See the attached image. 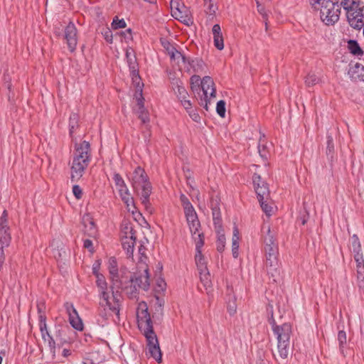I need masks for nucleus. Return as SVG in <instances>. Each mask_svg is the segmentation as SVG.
<instances>
[{"mask_svg": "<svg viewBox=\"0 0 364 364\" xmlns=\"http://www.w3.org/2000/svg\"><path fill=\"white\" fill-rule=\"evenodd\" d=\"M90 159L91 150L89 142L83 141L75 144L70 168L72 181H77L82 176Z\"/></svg>", "mask_w": 364, "mask_h": 364, "instance_id": "f257e3e1", "label": "nucleus"}, {"mask_svg": "<svg viewBox=\"0 0 364 364\" xmlns=\"http://www.w3.org/2000/svg\"><path fill=\"white\" fill-rule=\"evenodd\" d=\"M97 278V284L100 289V315L106 319L112 318L114 308L112 303L114 301V287L110 286L109 289L107 287V283L105 277L102 274L95 275Z\"/></svg>", "mask_w": 364, "mask_h": 364, "instance_id": "f03ea898", "label": "nucleus"}, {"mask_svg": "<svg viewBox=\"0 0 364 364\" xmlns=\"http://www.w3.org/2000/svg\"><path fill=\"white\" fill-rule=\"evenodd\" d=\"M310 4L314 9L320 5V17L326 25H333L338 21L341 14L338 0H311Z\"/></svg>", "mask_w": 364, "mask_h": 364, "instance_id": "7ed1b4c3", "label": "nucleus"}, {"mask_svg": "<svg viewBox=\"0 0 364 364\" xmlns=\"http://www.w3.org/2000/svg\"><path fill=\"white\" fill-rule=\"evenodd\" d=\"M340 5L346 11L350 26L360 29L363 26L362 19L364 18V4L358 0H342Z\"/></svg>", "mask_w": 364, "mask_h": 364, "instance_id": "20e7f679", "label": "nucleus"}, {"mask_svg": "<svg viewBox=\"0 0 364 364\" xmlns=\"http://www.w3.org/2000/svg\"><path fill=\"white\" fill-rule=\"evenodd\" d=\"M273 333L277 336V350L280 358L287 359L289 355L291 326L285 323L279 326H275Z\"/></svg>", "mask_w": 364, "mask_h": 364, "instance_id": "39448f33", "label": "nucleus"}, {"mask_svg": "<svg viewBox=\"0 0 364 364\" xmlns=\"http://www.w3.org/2000/svg\"><path fill=\"white\" fill-rule=\"evenodd\" d=\"M133 282V276L126 267L115 269V288L124 291L131 299L136 297V289L132 287Z\"/></svg>", "mask_w": 364, "mask_h": 364, "instance_id": "423d86ee", "label": "nucleus"}, {"mask_svg": "<svg viewBox=\"0 0 364 364\" xmlns=\"http://www.w3.org/2000/svg\"><path fill=\"white\" fill-rule=\"evenodd\" d=\"M119 237L122 247L126 252L127 257H132L136 237L133 232L132 224L130 222L124 220L122 223Z\"/></svg>", "mask_w": 364, "mask_h": 364, "instance_id": "0eeeda50", "label": "nucleus"}, {"mask_svg": "<svg viewBox=\"0 0 364 364\" xmlns=\"http://www.w3.org/2000/svg\"><path fill=\"white\" fill-rule=\"evenodd\" d=\"M115 186L117 187L119 197L124 203L127 210L134 215L136 213L134 198L123 178L117 173H115Z\"/></svg>", "mask_w": 364, "mask_h": 364, "instance_id": "6e6552de", "label": "nucleus"}, {"mask_svg": "<svg viewBox=\"0 0 364 364\" xmlns=\"http://www.w3.org/2000/svg\"><path fill=\"white\" fill-rule=\"evenodd\" d=\"M11 240L7 224V213L4 210L0 218V270L5 260L4 249L9 247Z\"/></svg>", "mask_w": 364, "mask_h": 364, "instance_id": "1a4fd4ad", "label": "nucleus"}, {"mask_svg": "<svg viewBox=\"0 0 364 364\" xmlns=\"http://www.w3.org/2000/svg\"><path fill=\"white\" fill-rule=\"evenodd\" d=\"M138 327L143 334L154 331L153 323L151 319L146 303L142 301L138 305L136 309Z\"/></svg>", "mask_w": 364, "mask_h": 364, "instance_id": "9d476101", "label": "nucleus"}, {"mask_svg": "<svg viewBox=\"0 0 364 364\" xmlns=\"http://www.w3.org/2000/svg\"><path fill=\"white\" fill-rule=\"evenodd\" d=\"M171 15L176 19L180 21L186 26H190L193 23V17L189 9L178 0L171 1Z\"/></svg>", "mask_w": 364, "mask_h": 364, "instance_id": "9b49d317", "label": "nucleus"}, {"mask_svg": "<svg viewBox=\"0 0 364 364\" xmlns=\"http://www.w3.org/2000/svg\"><path fill=\"white\" fill-rule=\"evenodd\" d=\"M135 87L134 99L136 101V105L134 111L142 123L146 124L149 122V116L147 110L144 107V98L143 97L144 83L134 85Z\"/></svg>", "mask_w": 364, "mask_h": 364, "instance_id": "f8f14e48", "label": "nucleus"}, {"mask_svg": "<svg viewBox=\"0 0 364 364\" xmlns=\"http://www.w3.org/2000/svg\"><path fill=\"white\" fill-rule=\"evenodd\" d=\"M143 335L146 340V347L148 350L146 354H149L157 363H161L162 354L159 347V341L154 331Z\"/></svg>", "mask_w": 364, "mask_h": 364, "instance_id": "ddd939ff", "label": "nucleus"}, {"mask_svg": "<svg viewBox=\"0 0 364 364\" xmlns=\"http://www.w3.org/2000/svg\"><path fill=\"white\" fill-rule=\"evenodd\" d=\"M136 190L139 200L144 207L146 212L150 215L154 213V208L150 201V196L152 193L151 183H145L134 188Z\"/></svg>", "mask_w": 364, "mask_h": 364, "instance_id": "4468645a", "label": "nucleus"}, {"mask_svg": "<svg viewBox=\"0 0 364 364\" xmlns=\"http://www.w3.org/2000/svg\"><path fill=\"white\" fill-rule=\"evenodd\" d=\"M125 55L133 85H137L139 86L140 84H143L139 74L138 63L134 50L132 48H127Z\"/></svg>", "mask_w": 364, "mask_h": 364, "instance_id": "2eb2a0df", "label": "nucleus"}, {"mask_svg": "<svg viewBox=\"0 0 364 364\" xmlns=\"http://www.w3.org/2000/svg\"><path fill=\"white\" fill-rule=\"evenodd\" d=\"M252 181L258 200H268L269 198V191L267 183L257 173L253 175Z\"/></svg>", "mask_w": 364, "mask_h": 364, "instance_id": "dca6fc26", "label": "nucleus"}, {"mask_svg": "<svg viewBox=\"0 0 364 364\" xmlns=\"http://www.w3.org/2000/svg\"><path fill=\"white\" fill-rule=\"evenodd\" d=\"M184 213L192 236H197L198 233H200L199 231L200 224L193 206L184 210Z\"/></svg>", "mask_w": 364, "mask_h": 364, "instance_id": "f3484780", "label": "nucleus"}, {"mask_svg": "<svg viewBox=\"0 0 364 364\" xmlns=\"http://www.w3.org/2000/svg\"><path fill=\"white\" fill-rule=\"evenodd\" d=\"M64 39L70 52H73L77 43V28L73 23H69L64 31Z\"/></svg>", "mask_w": 364, "mask_h": 364, "instance_id": "a211bd4d", "label": "nucleus"}, {"mask_svg": "<svg viewBox=\"0 0 364 364\" xmlns=\"http://www.w3.org/2000/svg\"><path fill=\"white\" fill-rule=\"evenodd\" d=\"M127 26V23L124 19H119L117 16H115V30L118 28H124ZM115 39L119 40L122 42L129 43L132 39V31L131 28H127L124 31H115Z\"/></svg>", "mask_w": 364, "mask_h": 364, "instance_id": "6ab92c4d", "label": "nucleus"}, {"mask_svg": "<svg viewBox=\"0 0 364 364\" xmlns=\"http://www.w3.org/2000/svg\"><path fill=\"white\" fill-rule=\"evenodd\" d=\"M196 242V262L199 271H206V266L201 254V248L204 245V236L203 233H198L197 236L193 237Z\"/></svg>", "mask_w": 364, "mask_h": 364, "instance_id": "aec40b11", "label": "nucleus"}, {"mask_svg": "<svg viewBox=\"0 0 364 364\" xmlns=\"http://www.w3.org/2000/svg\"><path fill=\"white\" fill-rule=\"evenodd\" d=\"M132 287L147 291L150 286V279L149 272H142L138 270L133 277Z\"/></svg>", "mask_w": 364, "mask_h": 364, "instance_id": "412c9836", "label": "nucleus"}, {"mask_svg": "<svg viewBox=\"0 0 364 364\" xmlns=\"http://www.w3.org/2000/svg\"><path fill=\"white\" fill-rule=\"evenodd\" d=\"M168 77L172 85V89L176 94L178 99L181 101L188 98V93L184 87L181 80L179 78L174 77L172 73L169 74Z\"/></svg>", "mask_w": 364, "mask_h": 364, "instance_id": "4be33fe9", "label": "nucleus"}, {"mask_svg": "<svg viewBox=\"0 0 364 364\" xmlns=\"http://www.w3.org/2000/svg\"><path fill=\"white\" fill-rule=\"evenodd\" d=\"M266 267L267 268V273L272 278L273 281H276V277L279 274V261L278 255H265Z\"/></svg>", "mask_w": 364, "mask_h": 364, "instance_id": "5701e85b", "label": "nucleus"}, {"mask_svg": "<svg viewBox=\"0 0 364 364\" xmlns=\"http://www.w3.org/2000/svg\"><path fill=\"white\" fill-rule=\"evenodd\" d=\"M200 90L203 91V96L205 97H215V89L212 78L209 76L204 77L201 80Z\"/></svg>", "mask_w": 364, "mask_h": 364, "instance_id": "b1692460", "label": "nucleus"}, {"mask_svg": "<svg viewBox=\"0 0 364 364\" xmlns=\"http://www.w3.org/2000/svg\"><path fill=\"white\" fill-rule=\"evenodd\" d=\"M82 221L85 234L87 235L89 237H95L97 234V228L90 214H85L82 217Z\"/></svg>", "mask_w": 364, "mask_h": 364, "instance_id": "393cba45", "label": "nucleus"}, {"mask_svg": "<svg viewBox=\"0 0 364 364\" xmlns=\"http://www.w3.org/2000/svg\"><path fill=\"white\" fill-rule=\"evenodd\" d=\"M132 182L134 188L150 182L147 174L141 166H137L134 169L132 175Z\"/></svg>", "mask_w": 364, "mask_h": 364, "instance_id": "a878e982", "label": "nucleus"}, {"mask_svg": "<svg viewBox=\"0 0 364 364\" xmlns=\"http://www.w3.org/2000/svg\"><path fill=\"white\" fill-rule=\"evenodd\" d=\"M164 48L172 60L176 61L178 64L183 63L186 65L187 58L179 52L174 46L169 43H167L166 45L164 46Z\"/></svg>", "mask_w": 364, "mask_h": 364, "instance_id": "bb28decb", "label": "nucleus"}, {"mask_svg": "<svg viewBox=\"0 0 364 364\" xmlns=\"http://www.w3.org/2000/svg\"><path fill=\"white\" fill-rule=\"evenodd\" d=\"M264 231H266V233L263 235L264 248L278 245L276 235L271 230L269 225L263 227V232H264Z\"/></svg>", "mask_w": 364, "mask_h": 364, "instance_id": "cd10ccee", "label": "nucleus"}, {"mask_svg": "<svg viewBox=\"0 0 364 364\" xmlns=\"http://www.w3.org/2000/svg\"><path fill=\"white\" fill-rule=\"evenodd\" d=\"M227 310L230 316L234 315L237 311L236 296L232 289L228 288L226 294Z\"/></svg>", "mask_w": 364, "mask_h": 364, "instance_id": "c85d7f7f", "label": "nucleus"}, {"mask_svg": "<svg viewBox=\"0 0 364 364\" xmlns=\"http://www.w3.org/2000/svg\"><path fill=\"white\" fill-rule=\"evenodd\" d=\"M210 208L212 210L213 220L215 228H220L222 218L219 203L217 199H212L210 201Z\"/></svg>", "mask_w": 364, "mask_h": 364, "instance_id": "c756f323", "label": "nucleus"}, {"mask_svg": "<svg viewBox=\"0 0 364 364\" xmlns=\"http://www.w3.org/2000/svg\"><path fill=\"white\" fill-rule=\"evenodd\" d=\"M186 64L188 65L186 67L188 72L192 70L194 73H200L204 70V62L199 58L190 59L187 58Z\"/></svg>", "mask_w": 364, "mask_h": 364, "instance_id": "7c9ffc66", "label": "nucleus"}, {"mask_svg": "<svg viewBox=\"0 0 364 364\" xmlns=\"http://www.w3.org/2000/svg\"><path fill=\"white\" fill-rule=\"evenodd\" d=\"M212 32L213 34L214 46L218 50H223L224 48V41L220 25L215 24L213 26Z\"/></svg>", "mask_w": 364, "mask_h": 364, "instance_id": "2f4dec72", "label": "nucleus"}, {"mask_svg": "<svg viewBox=\"0 0 364 364\" xmlns=\"http://www.w3.org/2000/svg\"><path fill=\"white\" fill-rule=\"evenodd\" d=\"M42 339L45 342H48L50 353L53 355V357L55 355V342L53 337L50 335L47 326L45 328H40Z\"/></svg>", "mask_w": 364, "mask_h": 364, "instance_id": "473e14b6", "label": "nucleus"}, {"mask_svg": "<svg viewBox=\"0 0 364 364\" xmlns=\"http://www.w3.org/2000/svg\"><path fill=\"white\" fill-rule=\"evenodd\" d=\"M348 49L351 54L355 56H362L364 53L363 49L355 40H349L348 41Z\"/></svg>", "mask_w": 364, "mask_h": 364, "instance_id": "72a5a7b5", "label": "nucleus"}, {"mask_svg": "<svg viewBox=\"0 0 364 364\" xmlns=\"http://www.w3.org/2000/svg\"><path fill=\"white\" fill-rule=\"evenodd\" d=\"M239 240L240 237L238 230L237 228H235L232 238V255L235 258H237L238 256Z\"/></svg>", "mask_w": 364, "mask_h": 364, "instance_id": "f704fd0d", "label": "nucleus"}, {"mask_svg": "<svg viewBox=\"0 0 364 364\" xmlns=\"http://www.w3.org/2000/svg\"><path fill=\"white\" fill-rule=\"evenodd\" d=\"M69 322L75 329L77 331H82L83 329V323L78 313L69 316Z\"/></svg>", "mask_w": 364, "mask_h": 364, "instance_id": "c9c22d12", "label": "nucleus"}, {"mask_svg": "<svg viewBox=\"0 0 364 364\" xmlns=\"http://www.w3.org/2000/svg\"><path fill=\"white\" fill-rule=\"evenodd\" d=\"M199 273L201 282L203 284L205 289H208L211 287L210 276L208 269H206V271H199Z\"/></svg>", "mask_w": 364, "mask_h": 364, "instance_id": "e433bc0d", "label": "nucleus"}, {"mask_svg": "<svg viewBox=\"0 0 364 364\" xmlns=\"http://www.w3.org/2000/svg\"><path fill=\"white\" fill-rule=\"evenodd\" d=\"M350 248L353 253H357L361 252V245L357 235H353L350 237Z\"/></svg>", "mask_w": 364, "mask_h": 364, "instance_id": "4c0bfd02", "label": "nucleus"}, {"mask_svg": "<svg viewBox=\"0 0 364 364\" xmlns=\"http://www.w3.org/2000/svg\"><path fill=\"white\" fill-rule=\"evenodd\" d=\"M201 79L199 75H193L191 79V90L193 92L200 90Z\"/></svg>", "mask_w": 364, "mask_h": 364, "instance_id": "58836bf2", "label": "nucleus"}, {"mask_svg": "<svg viewBox=\"0 0 364 364\" xmlns=\"http://www.w3.org/2000/svg\"><path fill=\"white\" fill-rule=\"evenodd\" d=\"M78 127V115L75 113H73L70 117L69 120V128H70V134L72 136L75 130Z\"/></svg>", "mask_w": 364, "mask_h": 364, "instance_id": "ea45409f", "label": "nucleus"}, {"mask_svg": "<svg viewBox=\"0 0 364 364\" xmlns=\"http://www.w3.org/2000/svg\"><path fill=\"white\" fill-rule=\"evenodd\" d=\"M146 255L139 256L137 262V269L142 272H149Z\"/></svg>", "mask_w": 364, "mask_h": 364, "instance_id": "a19ab883", "label": "nucleus"}, {"mask_svg": "<svg viewBox=\"0 0 364 364\" xmlns=\"http://www.w3.org/2000/svg\"><path fill=\"white\" fill-rule=\"evenodd\" d=\"M258 152L260 155V156L263 159L267 160L269 156V152L267 149V146L264 144V140L260 139L259 144H258Z\"/></svg>", "mask_w": 364, "mask_h": 364, "instance_id": "79ce46f5", "label": "nucleus"}, {"mask_svg": "<svg viewBox=\"0 0 364 364\" xmlns=\"http://www.w3.org/2000/svg\"><path fill=\"white\" fill-rule=\"evenodd\" d=\"M320 81L318 77L314 73H309L307 75L305 79V83L307 86L311 87L318 84Z\"/></svg>", "mask_w": 364, "mask_h": 364, "instance_id": "37998d69", "label": "nucleus"}, {"mask_svg": "<svg viewBox=\"0 0 364 364\" xmlns=\"http://www.w3.org/2000/svg\"><path fill=\"white\" fill-rule=\"evenodd\" d=\"M338 341L339 344L340 351L343 353V348L346 343V333L344 331L341 330L338 333Z\"/></svg>", "mask_w": 364, "mask_h": 364, "instance_id": "c03bdc74", "label": "nucleus"}, {"mask_svg": "<svg viewBox=\"0 0 364 364\" xmlns=\"http://www.w3.org/2000/svg\"><path fill=\"white\" fill-rule=\"evenodd\" d=\"M102 35L103 36L105 40L109 43H112L113 40V34L112 30L108 27H103L101 31Z\"/></svg>", "mask_w": 364, "mask_h": 364, "instance_id": "a18cd8bd", "label": "nucleus"}, {"mask_svg": "<svg viewBox=\"0 0 364 364\" xmlns=\"http://www.w3.org/2000/svg\"><path fill=\"white\" fill-rule=\"evenodd\" d=\"M205 5H207L205 12L209 15H214L218 9L217 6L213 2V0H203Z\"/></svg>", "mask_w": 364, "mask_h": 364, "instance_id": "49530a36", "label": "nucleus"}, {"mask_svg": "<svg viewBox=\"0 0 364 364\" xmlns=\"http://www.w3.org/2000/svg\"><path fill=\"white\" fill-rule=\"evenodd\" d=\"M225 102L224 100H220L218 102L216 105V112L221 117H225Z\"/></svg>", "mask_w": 364, "mask_h": 364, "instance_id": "de8ad7c7", "label": "nucleus"}, {"mask_svg": "<svg viewBox=\"0 0 364 364\" xmlns=\"http://www.w3.org/2000/svg\"><path fill=\"white\" fill-rule=\"evenodd\" d=\"M225 237L223 234H220L218 237V240L216 242L217 250L218 252H223L225 248Z\"/></svg>", "mask_w": 364, "mask_h": 364, "instance_id": "09e8293b", "label": "nucleus"}, {"mask_svg": "<svg viewBox=\"0 0 364 364\" xmlns=\"http://www.w3.org/2000/svg\"><path fill=\"white\" fill-rule=\"evenodd\" d=\"M267 201L268 200H259L262 210L267 215H270L272 212V207L267 203Z\"/></svg>", "mask_w": 364, "mask_h": 364, "instance_id": "8fccbe9b", "label": "nucleus"}, {"mask_svg": "<svg viewBox=\"0 0 364 364\" xmlns=\"http://www.w3.org/2000/svg\"><path fill=\"white\" fill-rule=\"evenodd\" d=\"M353 255H354V259L357 263V269H360V267H364V259H363V253L360 252L353 253Z\"/></svg>", "mask_w": 364, "mask_h": 364, "instance_id": "3c124183", "label": "nucleus"}, {"mask_svg": "<svg viewBox=\"0 0 364 364\" xmlns=\"http://www.w3.org/2000/svg\"><path fill=\"white\" fill-rule=\"evenodd\" d=\"M64 307L66 310V313L68 315V317L72 315H75L77 313V310L74 307L73 304L70 302H66L64 304Z\"/></svg>", "mask_w": 364, "mask_h": 364, "instance_id": "603ef678", "label": "nucleus"}, {"mask_svg": "<svg viewBox=\"0 0 364 364\" xmlns=\"http://www.w3.org/2000/svg\"><path fill=\"white\" fill-rule=\"evenodd\" d=\"M264 255H279L278 245H273V247L264 248Z\"/></svg>", "mask_w": 364, "mask_h": 364, "instance_id": "864d4df0", "label": "nucleus"}, {"mask_svg": "<svg viewBox=\"0 0 364 364\" xmlns=\"http://www.w3.org/2000/svg\"><path fill=\"white\" fill-rule=\"evenodd\" d=\"M334 151V146L333 142V139L331 136L328 137L327 140V147H326V154L327 156H332Z\"/></svg>", "mask_w": 364, "mask_h": 364, "instance_id": "5fc2aeb1", "label": "nucleus"}, {"mask_svg": "<svg viewBox=\"0 0 364 364\" xmlns=\"http://www.w3.org/2000/svg\"><path fill=\"white\" fill-rule=\"evenodd\" d=\"M180 200L184 210L193 207L188 198L185 195H181Z\"/></svg>", "mask_w": 364, "mask_h": 364, "instance_id": "6e6d98bb", "label": "nucleus"}, {"mask_svg": "<svg viewBox=\"0 0 364 364\" xmlns=\"http://www.w3.org/2000/svg\"><path fill=\"white\" fill-rule=\"evenodd\" d=\"M180 200L184 210L193 207L188 198L185 195H181Z\"/></svg>", "mask_w": 364, "mask_h": 364, "instance_id": "4d7b16f0", "label": "nucleus"}, {"mask_svg": "<svg viewBox=\"0 0 364 364\" xmlns=\"http://www.w3.org/2000/svg\"><path fill=\"white\" fill-rule=\"evenodd\" d=\"M180 200L184 210L193 207L188 198L185 195H181Z\"/></svg>", "mask_w": 364, "mask_h": 364, "instance_id": "13d9d810", "label": "nucleus"}, {"mask_svg": "<svg viewBox=\"0 0 364 364\" xmlns=\"http://www.w3.org/2000/svg\"><path fill=\"white\" fill-rule=\"evenodd\" d=\"M73 193L77 199H80L82 198V191L81 188L79 186H77V185L73 186Z\"/></svg>", "mask_w": 364, "mask_h": 364, "instance_id": "bf43d9fd", "label": "nucleus"}, {"mask_svg": "<svg viewBox=\"0 0 364 364\" xmlns=\"http://www.w3.org/2000/svg\"><path fill=\"white\" fill-rule=\"evenodd\" d=\"M190 116V117L194 121V122H200V115L198 114V113L194 110V109H191L190 111L187 112Z\"/></svg>", "mask_w": 364, "mask_h": 364, "instance_id": "052dcab7", "label": "nucleus"}, {"mask_svg": "<svg viewBox=\"0 0 364 364\" xmlns=\"http://www.w3.org/2000/svg\"><path fill=\"white\" fill-rule=\"evenodd\" d=\"M210 97H205V96H204L203 98L200 99V102H199L200 106L207 111L208 110V104H210Z\"/></svg>", "mask_w": 364, "mask_h": 364, "instance_id": "680f3d73", "label": "nucleus"}, {"mask_svg": "<svg viewBox=\"0 0 364 364\" xmlns=\"http://www.w3.org/2000/svg\"><path fill=\"white\" fill-rule=\"evenodd\" d=\"M180 102H181V105H183V107L186 109V110L187 112L192 109L191 102L189 100H188V98H186L185 100H182Z\"/></svg>", "mask_w": 364, "mask_h": 364, "instance_id": "e2e57ef3", "label": "nucleus"}, {"mask_svg": "<svg viewBox=\"0 0 364 364\" xmlns=\"http://www.w3.org/2000/svg\"><path fill=\"white\" fill-rule=\"evenodd\" d=\"M46 326V317L44 314H41L39 315V328H45Z\"/></svg>", "mask_w": 364, "mask_h": 364, "instance_id": "0e129e2a", "label": "nucleus"}, {"mask_svg": "<svg viewBox=\"0 0 364 364\" xmlns=\"http://www.w3.org/2000/svg\"><path fill=\"white\" fill-rule=\"evenodd\" d=\"M100 267V261H95V263L92 265V272L95 275L100 274L99 269Z\"/></svg>", "mask_w": 364, "mask_h": 364, "instance_id": "69168bd1", "label": "nucleus"}, {"mask_svg": "<svg viewBox=\"0 0 364 364\" xmlns=\"http://www.w3.org/2000/svg\"><path fill=\"white\" fill-rule=\"evenodd\" d=\"M84 247L88 249L90 252H93L92 242L89 239L85 240H84Z\"/></svg>", "mask_w": 364, "mask_h": 364, "instance_id": "338daca9", "label": "nucleus"}, {"mask_svg": "<svg viewBox=\"0 0 364 364\" xmlns=\"http://www.w3.org/2000/svg\"><path fill=\"white\" fill-rule=\"evenodd\" d=\"M364 279V267L357 269V281Z\"/></svg>", "mask_w": 364, "mask_h": 364, "instance_id": "774afa93", "label": "nucleus"}]
</instances>
